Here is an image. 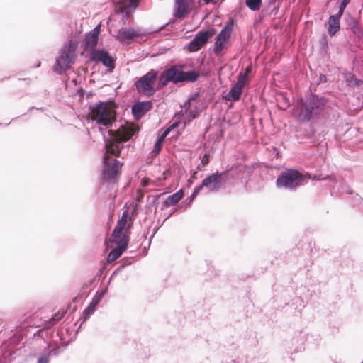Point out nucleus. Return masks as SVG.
<instances>
[{
  "label": "nucleus",
  "mask_w": 363,
  "mask_h": 363,
  "mask_svg": "<svg viewBox=\"0 0 363 363\" xmlns=\"http://www.w3.org/2000/svg\"><path fill=\"white\" fill-rule=\"evenodd\" d=\"M299 117L303 122L319 118L328 113V101L325 98L311 94L299 100Z\"/></svg>",
  "instance_id": "f257e3e1"
},
{
  "label": "nucleus",
  "mask_w": 363,
  "mask_h": 363,
  "mask_svg": "<svg viewBox=\"0 0 363 363\" xmlns=\"http://www.w3.org/2000/svg\"><path fill=\"white\" fill-rule=\"evenodd\" d=\"M306 179V176L297 169H286L278 175L276 186L278 189L294 191L303 185Z\"/></svg>",
  "instance_id": "f03ea898"
},
{
  "label": "nucleus",
  "mask_w": 363,
  "mask_h": 363,
  "mask_svg": "<svg viewBox=\"0 0 363 363\" xmlns=\"http://www.w3.org/2000/svg\"><path fill=\"white\" fill-rule=\"evenodd\" d=\"M108 137L104 133L103 138L106 152L116 156L120 157L122 149L124 147V143L128 142L131 138V134L127 132H118L113 130H108Z\"/></svg>",
  "instance_id": "7ed1b4c3"
},
{
  "label": "nucleus",
  "mask_w": 363,
  "mask_h": 363,
  "mask_svg": "<svg viewBox=\"0 0 363 363\" xmlns=\"http://www.w3.org/2000/svg\"><path fill=\"white\" fill-rule=\"evenodd\" d=\"M93 120L99 125H104L106 128L111 127L115 121L114 117L107 108V102L99 101L90 106Z\"/></svg>",
  "instance_id": "20e7f679"
},
{
  "label": "nucleus",
  "mask_w": 363,
  "mask_h": 363,
  "mask_svg": "<svg viewBox=\"0 0 363 363\" xmlns=\"http://www.w3.org/2000/svg\"><path fill=\"white\" fill-rule=\"evenodd\" d=\"M173 84L196 82L200 77V73L195 70L185 72L184 66L174 65L165 69Z\"/></svg>",
  "instance_id": "39448f33"
},
{
  "label": "nucleus",
  "mask_w": 363,
  "mask_h": 363,
  "mask_svg": "<svg viewBox=\"0 0 363 363\" xmlns=\"http://www.w3.org/2000/svg\"><path fill=\"white\" fill-rule=\"evenodd\" d=\"M76 46L69 43L68 45L64 46L60 51V55L56 58L53 71L57 74H64L69 69L70 65L73 63Z\"/></svg>",
  "instance_id": "423d86ee"
},
{
  "label": "nucleus",
  "mask_w": 363,
  "mask_h": 363,
  "mask_svg": "<svg viewBox=\"0 0 363 363\" xmlns=\"http://www.w3.org/2000/svg\"><path fill=\"white\" fill-rule=\"evenodd\" d=\"M158 74L157 70L151 69L139 78L135 82L137 91L148 97L153 96L156 92L154 84L158 77Z\"/></svg>",
  "instance_id": "0eeeda50"
},
{
  "label": "nucleus",
  "mask_w": 363,
  "mask_h": 363,
  "mask_svg": "<svg viewBox=\"0 0 363 363\" xmlns=\"http://www.w3.org/2000/svg\"><path fill=\"white\" fill-rule=\"evenodd\" d=\"M228 170L216 171L208 175L202 181V185L210 192H217L225 186L228 179Z\"/></svg>",
  "instance_id": "6e6552de"
},
{
  "label": "nucleus",
  "mask_w": 363,
  "mask_h": 363,
  "mask_svg": "<svg viewBox=\"0 0 363 363\" xmlns=\"http://www.w3.org/2000/svg\"><path fill=\"white\" fill-rule=\"evenodd\" d=\"M216 30L212 28L208 30H199L194 37V38L188 43L187 49L189 52H194L200 50L204 46L216 33Z\"/></svg>",
  "instance_id": "1a4fd4ad"
},
{
  "label": "nucleus",
  "mask_w": 363,
  "mask_h": 363,
  "mask_svg": "<svg viewBox=\"0 0 363 363\" xmlns=\"http://www.w3.org/2000/svg\"><path fill=\"white\" fill-rule=\"evenodd\" d=\"M233 20L228 21L216 36L213 48V52L216 56H218L222 52L226 43L230 39L233 32Z\"/></svg>",
  "instance_id": "9d476101"
},
{
  "label": "nucleus",
  "mask_w": 363,
  "mask_h": 363,
  "mask_svg": "<svg viewBox=\"0 0 363 363\" xmlns=\"http://www.w3.org/2000/svg\"><path fill=\"white\" fill-rule=\"evenodd\" d=\"M111 240V242L116 244V247L111 250L107 256V262L111 263L116 260L125 252L128 247L130 240L128 235H122V238H113Z\"/></svg>",
  "instance_id": "9b49d317"
},
{
  "label": "nucleus",
  "mask_w": 363,
  "mask_h": 363,
  "mask_svg": "<svg viewBox=\"0 0 363 363\" xmlns=\"http://www.w3.org/2000/svg\"><path fill=\"white\" fill-rule=\"evenodd\" d=\"M104 160V167L101 173L102 179L104 181H111L115 179L119 174V169L122 164L117 160H112V162L108 163L106 162V156L103 157Z\"/></svg>",
  "instance_id": "f8f14e48"
},
{
  "label": "nucleus",
  "mask_w": 363,
  "mask_h": 363,
  "mask_svg": "<svg viewBox=\"0 0 363 363\" xmlns=\"http://www.w3.org/2000/svg\"><path fill=\"white\" fill-rule=\"evenodd\" d=\"M174 17L182 19L191 12L195 0H174Z\"/></svg>",
  "instance_id": "ddd939ff"
},
{
  "label": "nucleus",
  "mask_w": 363,
  "mask_h": 363,
  "mask_svg": "<svg viewBox=\"0 0 363 363\" xmlns=\"http://www.w3.org/2000/svg\"><path fill=\"white\" fill-rule=\"evenodd\" d=\"M131 220L128 216V211H125L113 230L111 237L113 238H122V235H128L132 223L128 224V220Z\"/></svg>",
  "instance_id": "4468645a"
},
{
  "label": "nucleus",
  "mask_w": 363,
  "mask_h": 363,
  "mask_svg": "<svg viewBox=\"0 0 363 363\" xmlns=\"http://www.w3.org/2000/svg\"><path fill=\"white\" fill-rule=\"evenodd\" d=\"M107 289H103L101 291H98L95 296L92 298L89 306L84 310L83 315L82 316V323L86 321L91 314L95 311L96 306L100 303L101 300L106 293Z\"/></svg>",
  "instance_id": "2eb2a0df"
},
{
  "label": "nucleus",
  "mask_w": 363,
  "mask_h": 363,
  "mask_svg": "<svg viewBox=\"0 0 363 363\" xmlns=\"http://www.w3.org/2000/svg\"><path fill=\"white\" fill-rule=\"evenodd\" d=\"M50 329L51 328L47 327V323H45L43 328L39 329L33 334L36 340L39 339L43 342L46 349H50L52 345L50 339L53 337L54 331Z\"/></svg>",
  "instance_id": "dca6fc26"
},
{
  "label": "nucleus",
  "mask_w": 363,
  "mask_h": 363,
  "mask_svg": "<svg viewBox=\"0 0 363 363\" xmlns=\"http://www.w3.org/2000/svg\"><path fill=\"white\" fill-rule=\"evenodd\" d=\"M152 106L151 101L135 102L131 107L132 114L135 119H139L150 111Z\"/></svg>",
  "instance_id": "f3484780"
},
{
  "label": "nucleus",
  "mask_w": 363,
  "mask_h": 363,
  "mask_svg": "<svg viewBox=\"0 0 363 363\" xmlns=\"http://www.w3.org/2000/svg\"><path fill=\"white\" fill-rule=\"evenodd\" d=\"M99 41V36L89 32L85 35L82 45L85 51L89 52V54L94 50H97L96 46Z\"/></svg>",
  "instance_id": "a211bd4d"
},
{
  "label": "nucleus",
  "mask_w": 363,
  "mask_h": 363,
  "mask_svg": "<svg viewBox=\"0 0 363 363\" xmlns=\"http://www.w3.org/2000/svg\"><path fill=\"white\" fill-rule=\"evenodd\" d=\"M141 35V33L132 28H121L118 30L117 38L120 40H133Z\"/></svg>",
  "instance_id": "6ab92c4d"
},
{
  "label": "nucleus",
  "mask_w": 363,
  "mask_h": 363,
  "mask_svg": "<svg viewBox=\"0 0 363 363\" xmlns=\"http://www.w3.org/2000/svg\"><path fill=\"white\" fill-rule=\"evenodd\" d=\"M345 22L350 30L359 37L363 35L362 31L360 28L358 21L351 15H348L345 19Z\"/></svg>",
  "instance_id": "aec40b11"
},
{
  "label": "nucleus",
  "mask_w": 363,
  "mask_h": 363,
  "mask_svg": "<svg viewBox=\"0 0 363 363\" xmlns=\"http://www.w3.org/2000/svg\"><path fill=\"white\" fill-rule=\"evenodd\" d=\"M184 196V191L179 189L178 191L174 193L167 197V199L162 203L164 207L177 204Z\"/></svg>",
  "instance_id": "412c9836"
},
{
  "label": "nucleus",
  "mask_w": 363,
  "mask_h": 363,
  "mask_svg": "<svg viewBox=\"0 0 363 363\" xmlns=\"http://www.w3.org/2000/svg\"><path fill=\"white\" fill-rule=\"evenodd\" d=\"M243 89L238 86L235 85L233 86L228 93L225 96V99L229 101H238L242 95Z\"/></svg>",
  "instance_id": "4be33fe9"
},
{
  "label": "nucleus",
  "mask_w": 363,
  "mask_h": 363,
  "mask_svg": "<svg viewBox=\"0 0 363 363\" xmlns=\"http://www.w3.org/2000/svg\"><path fill=\"white\" fill-rule=\"evenodd\" d=\"M340 30V21L330 16L328 18V33L330 36H334Z\"/></svg>",
  "instance_id": "5701e85b"
},
{
  "label": "nucleus",
  "mask_w": 363,
  "mask_h": 363,
  "mask_svg": "<svg viewBox=\"0 0 363 363\" xmlns=\"http://www.w3.org/2000/svg\"><path fill=\"white\" fill-rule=\"evenodd\" d=\"M108 52L104 50H96L90 53V59L96 62L104 63L108 55Z\"/></svg>",
  "instance_id": "b1692460"
},
{
  "label": "nucleus",
  "mask_w": 363,
  "mask_h": 363,
  "mask_svg": "<svg viewBox=\"0 0 363 363\" xmlns=\"http://www.w3.org/2000/svg\"><path fill=\"white\" fill-rule=\"evenodd\" d=\"M108 52L104 50H96L90 53V59L96 62L104 63L108 55Z\"/></svg>",
  "instance_id": "393cba45"
},
{
  "label": "nucleus",
  "mask_w": 363,
  "mask_h": 363,
  "mask_svg": "<svg viewBox=\"0 0 363 363\" xmlns=\"http://www.w3.org/2000/svg\"><path fill=\"white\" fill-rule=\"evenodd\" d=\"M168 135H169L168 133H167L165 131H164L163 133H162L160 135H159L157 138V140L154 145V148L152 150V153L155 155H158L160 153V152L161 151L164 141Z\"/></svg>",
  "instance_id": "a878e982"
},
{
  "label": "nucleus",
  "mask_w": 363,
  "mask_h": 363,
  "mask_svg": "<svg viewBox=\"0 0 363 363\" xmlns=\"http://www.w3.org/2000/svg\"><path fill=\"white\" fill-rule=\"evenodd\" d=\"M157 78L158 82L155 87L156 91L163 89L168 84V83L171 82L169 77L167 74L166 70H164Z\"/></svg>",
  "instance_id": "bb28decb"
},
{
  "label": "nucleus",
  "mask_w": 363,
  "mask_h": 363,
  "mask_svg": "<svg viewBox=\"0 0 363 363\" xmlns=\"http://www.w3.org/2000/svg\"><path fill=\"white\" fill-rule=\"evenodd\" d=\"M66 312V311H64L62 313L58 312L55 313L50 319L45 322V323H47V327L52 328L53 325H55L57 322L63 318Z\"/></svg>",
  "instance_id": "cd10ccee"
},
{
  "label": "nucleus",
  "mask_w": 363,
  "mask_h": 363,
  "mask_svg": "<svg viewBox=\"0 0 363 363\" xmlns=\"http://www.w3.org/2000/svg\"><path fill=\"white\" fill-rule=\"evenodd\" d=\"M262 0H245L246 6L252 11H259L262 6Z\"/></svg>",
  "instance_id": "c85d7f7f"
},
{
  "label": "nucleus",
  "mask_w": 363,
  "mask_h": 363,
  "mask_svg": "<svg viewBox=\"0 0 363 363\" xmlns=\"http://www.w3.org/2000/svg\"><path fill=\"white\" fill-rule=\"evenodd\" d=\"M247 80H248V77L247 76V74H242V72H240L238 76V81H237V83L235 84V85L238 86V87H240L242 89H243Z\"/></svg>",
  "instance_id": "c756f323"
},
{
  "label": "nucleus",
  "mask_w": 363,
  "mask_h": 363,
  "mask_svg": "<svg viewBox=\"0 0 363 363\" xmlns=\"http://www.w3.org/2000/svg\"><path fill=\"white\" fill-rule=\"evenodd\" d=\"M116 59L109 54L106 58L103 65L106 67L113 69L115 67Z\"/></svg>",
  "instance_id": "7c9ffc66"
},
{
  "label": "nucleus",
  "mask_w": 363,
  "mask_h": 363,
  "mask_svg": "<svg viewBox=\"0 0 363 363\" xmlns=\"http://www.w3.org/2000/svg\"><path fill=\"white\" fill-rule=\"evenodd\" d=\"M200 159H201V164L198 165L197 169L201 170V165H203V167H205L209 163L210 155L208 153L206 152L202 157H200Z\"/></svg>",
  "instance_id": "2f4dec72"
},
{
  "label": "nucleus",
  "mask_w": 363,
  "mask_h": 363,
  "mask_svg": "<svg viewBox=\"0 0 363 363\" xmlns=\"http://www.w3.org/2000/svg\"><path fill=\"white\" fill-rule=\"evenodd\" d=\"M187 118L189 121H191L193 119H195L199 116V112L196 110H193L190 108V109L187 110Z\"/></svg>",
  "instance_id": "473e14b6"
},
{
  "label": "nucleus",
  "mask_w": 363,
  "mask_h": 363,
  "mask_svg": "<svg viewBox=\"0 0 363 363\" xmlns=\"http://www.w3.org/2000/svg\"><path fill=\"white\" fill-rule=\"evenodd\" d=\"M61 348H60V346L59 345H55L53 348L50 349V351L48 352V355L49 356H58L60 354V353L61 352Z\"/></svg>",
  "instance_id": "72a5a7b5"
},
{
  "label": "nucleus",
  "mask_w": 363,
  "mask_h": 363,
  "mask_svg": "<svg viewBox=\"0 0 363 363\" xmlns=\"http://www.w3.org/2000/svg\"><path fill=\"white\" fill-rule=\"evenodd\" d=\"M48 354H42L38 357L37 363H49Z\"/></svg>",
  "instance_id": "f704fd0d"
},
{
  "label": "nucleus",
  "mask_w": 363,
  "mask_h": 363,
  "mask_svg": "<svg viewBox=\"0 0 363 363\" xmlns=\"http://www.w3.org/2000/svg\"><path fill=\"white\" fill-rule=\"evenodd\" d=\"M350 84L351 86H358L360 83H362V81L361 80H358L354 75H352L350 77Z\"/></svg>",
  "instance_id": "c9c22d12"
},
{
  "label": "nucleus",
  "mask_w": 363,
  "mask_h": 363,
  "mask_svg": "<svg viewBox=\"0 0 363 363\" xmlns=\"http://www.w3.org/2000/svg\"><path fill=\"white\" fill-rule=\"evenodd\" d=\"M180 123V121H176V122H174L172 124H171L164 131L169 134V133L174 130V128H176L179 124Z\"/></svg>",
  "instance_id": "e433bc0d"
},
{
  "label": "nucleus",
  "mask_w": 363,
  "mask_h": 363,
  "mask_svg": "<svg viewBox=\"0 0 363 363\" xmlns=\"http://www.w3.org/2000/svg\"><path fill=\"white\" fill-rule=\"evenodd\" d=\"M344 11H345V10L339 9L337 13L335 15H332L331 16L335 18V19L340 21V18H341L342 16L343 15Z\"/></svg>",
  "instance_id": "4c0bfd02"
},
{
  "label": "nucleus",
  "mask_w": 363,
  "mask_h": 363,
  "mask_svg": "<svg viewBox=\"0 0 363 363\" xmlns=\"http://www.w3.org/2000/svg\"><path fill=\"white\" fill-rule=\"evenodd\" d=\"M101 31V24H98L94 29H92L90 33L99 36Z\"/></svg>",
  "instance_id": "58836bf2"
},
{
  "label": "nucleus",
  "mask_w": 363,
  "mask_h": 363,
  "mask_svg": "<svg viewBox=\"0 0 363 363\" xmlns=\"http://www.w3.org/2000/svg\"><path fill=\"white\" fill-rule=\"evenodd\" d=\"M350 1L351 0H341V2L339 5V9L345 10Z\"/></svg>",
  "instance_id": "ea45409f"
},
{
  "label": "nucleus",
  "mask_w": 363,
  "mask_h": 363,
  "mask_svg": "<svg viewBox=\"0 0 363 363\" xmlns=\"http://www.w3.org/2000/svg\"><path fill=\"white\" fill-rule=\"evenodd\" d=\"M203 188H205V186H203L201 183L200 185L195 187L192 193L194 194V196H197Z\"/></svg>",
  "instance_id": "a19ab883"
},
{
  "label": "nucleus",
  "mask_w": 363,
  "mask_h": 363,
  "mask_svg": "<svg viewBox=\"0 0 363 363\" xmlns=\"http://www.w3.org/2000/svg\"><path fill=\"white\" fill-rule=\"evenodd\" d=\"M203 188H205V186H203L201 183L200 185L195 187L192 193L194 194V196H197Z\"/></svg>",
  "instance_id": "79ce46f5"
},
{
  "label": "nucleus",
  "mask_w": 363,
  "mask_h": 363,
  "mask_svg": "<svg viewBox=\"0 0 363 363\" xmlns=\"http://www.w3.org/2000/svg\"><path fill=\"white\" fill-rule=\"evenodd\" d=\"M199 92H194L193 93L190 97H189L188 99L191 101H194L196 99H197V98L199 97Z\"/></svg>",
  "instance_id": "37998d69"
},
{
  "label": "nucleus",
  "mask_w": 363,
  "mask_h": 363,
  "mask_svg": "<svg viewBox=\"0 0 363 363\" xmlns=\"http://www.w3.org/2000/svg\"><path fill=\"white\" fill-rule=\"evenodd\" d=\"M184 107L186 108V111L191 108V101L187 99V100L184 104Z\"/></svg>",
  "instance_id": "c03bdc74"
},
{
  "label": "nucleus",
  "mask_w": 363,
  "mask_h": 363,
  "mask_svg": "<svg viewBox=\"0 0 363 363\" xmlns=\"http://www.w3.org/2000/svg\"><path fill=\"white\" fill-rule=\"evenodd\" d=\"M196 196H194V194L192 193L191 196L186 199V201H188V203H190Z\"/></svg>",
  "instance_id": "a18cd8bd"
},
{
  "label": "nucleus",
  "mask_w": 363,
  "mask_h": 363,
  "mask_svg": "<svg viewBox=\"0 0 363 363\" xmlns=\"http://www.w3.org/2000/svg\"><path fill=\"white\" fill-rule=\"evenodd\" d=\"M174 21H175V20H171V21H169L168 23H165L164 25H163L162 26H161V27L159 28V30H162L164 27H166V26H169V25H170V24H172V23H174Z\"/></svg>",
  "instance_id": "49530a36"
},
{
  "label": "nucleus",
  "mask_w": 363,
  "mask_h": 363,
  "mask_svg": "<svg viewBox=\"0 0 363 363\" xmlns=\"http://www.w3.org/2000/svg\"><path fill=\"white\" fill-rule=\"evenodd\" d=\"M320 82H327V77L324 74H320Z\"/></svg>",
  "instance_id": "de8ad7c7"
},
{
  "label": "nucleus",
  "mask_w": 363,
  "mask_h": 363,
  "mask_svg": "<svg viewBox=\"0 0 363 363\" xmlns=\"http://www.w3.org/2000/svg\"><path fill=\"white\" fill-rule=\"evenodd\" d=\"M252 67L251 66H248L245 68V72L243 74H247V76L248 77V74L251 72Z\"/></svg>",
  "instance_id": "09e8293b"
},
{
  "label": "nucleus",
  "mask_w": 363,
  "mask_h": 363,
  "mask_svg": "<svg viewBox=\"0 0 363 363\" xmlns=\"http://www.w3.org/2000/svg\"><path fill=\"white\" fill-rule=\"evenodd\" d=\"M313 179L320 180L321 179L318 178L316 176H315ZM322 179H323V180L331 179V177L330 176H326V177H323Z\"/></svg>",
  "instance_id": "8fccbe9b"
},
{
  "label": "nucleus",
  "mask_w": 363,
  "mask_h": 363,
  "mask_svg": "<svg viewBox=\"0 0 363 363\" xmlns=\"http://www.w3.org/2000/svg\"><path fill=\"white\" fill-rule=\"evenodd\" d=\"M33 109H36V110H39V111H44L45 110V108L43 107H40V108H38V107H35V106H32L29 110H33Z\"/></svg>",
  "instance_id": "3c124183"
},
{
  "label": "nucleus",
  "mask_w": 363,
  "mask_h": 363,
  "mask_svg": "<svg viewBox=\"0 0 363 363\" xmlns=\"http://www.w3.org/2000/svg\"><path fill=\"white\" fill-rule=\"evenodd\" d=\"M273 150L275 152V157L276 158H279V152L277 150V147H274Z\"/></svg>",
  "instance_id": "603ef678"
},
{
  "label": "nucleus",
  "mask_w": 363,
  "mask_h": 363,
  "mask_svg": "<svg viewBox=\"0 0 363 363\" xmlns=\"http://www.w3.org/2000/svg\"><path fill=\"white\" fill-rule=\"evenodd\" d=\"M130 5L133 6L134 8L137 7L138 6L135 0H130Z\"/></svg>",
  "instance_id": "864d4df0"
},
{
  "label": "nucleus",
  "mask_w": 363,
  "mask_h": 363,
  "mask_svg": "<svg viewBox=\"0 0 363 363\" xmlns=\"http://www.w3.org/2000/svg\"><path fill=\"white\" fill-rule=\"evenodd\" d=\"M216 0H204L206 4H208L210 3L213 4Z\"/></svg>",
  "instance_id": "5fc2aeb1"
},
{
  "label": "nucleus",
  "mask_w": 363,
  "mask_h": 363,
  "mask_svg": "<svg viewBox=\"0 0 363 363\" xmlns=\"http://www.w3.org/2000/svg\"><path fill=\"white\" fill-rule=\"evenodd\" d=\"M40 66V62H39L38 64H36V67H39Z\"/></svg>",
  "instance_id": "6e6d98bb"
},
{
  "label": "nucleus",
  "mask_w": 363,
  "mask_h": 363,
  "mask_svg": "<svg viewBox=\"0 0 363 363\" xmlns=\"http://www.w3.org/2000/svg\"><path fill=\"white\" fill-rule=\"evenodd\" d=\"M347 194H352V190L348 191H347Z\"/></svg>",
  "instance_id": "4d7b16f0"
},
{
  "label": "nucleus",
  "mask_w": 363,
  "mask_h": 363,
  "mask_svg": "<svg viewBox=\"0 0 363 363\" xmlns=\"http://www.w3.org/2000/svg\"><path fill=\"white\" fill-rule=\"evenodd\" d=\"M67 345H68V343H65V344H64V345H63V347H64V348L67 347Z\"/></svg>",
  "instance_id": "13d9d810"
},
{
  "label": "nucleus",
  "mask_w": 363,
  "mask_h": 363,
  "mask_svg": "<svg viewBox=\"0 0 363 363\" xmlns=\"http://www.w3.org/2000/svg\"><path fill=\"white\" fill-rule=\"evenodd\" d=\"M335 116H338V113H334L333 117H335Z\"/></svg>",
  "instance_id": "bf43d9fd"
},
{
  "label": "nucleus",
  "mask_w": 363,
  "mask_h": 363,
  "mask_svg": "<svg viewBox=\"0 0 363 363\" xmlns=\"http://www.w3.org/2000/svg\"><path fill=\"white\" fill-rule=\"evenodd\" d=\"M57 336H59V337H60V340L62 339V338H61V337H60V334H59L58 333H57Z\"/></svg>",
  "instance_id": "052dcab7"
},
{
  "label": "nucleus",
  "mask_w": 363,
  "mask_h": 363,
  "mask_svg": "<svg viewBox=\"0 0 363 363\" xmlns=\"http://www.w3.org/2000/svg\"><path fill=\"white\" fill-rule=\"evenodd\" d=\"M10 123H11V121H9V123H7L5 125H9Z\"/></svg>",
  "instance_id": "680f3d73"
},
{
  "label": "nucleus",
  "mask_w": 363,
  "mask_h": 363,
  "mask_svg": "<svg viewBox=\"0 0 363 363\" xmlns=\"http://www.w3.org/2000/svg\"><path fill=\"white\" fill-rule=\"evenodd\" d=\"M10 123H11V121H9V123H7L5 125H9Z\"/></svg>",
  "instance_id": "e2e57ef3"
},
{
  "label": "nucleus",
  "mask_w": 363,
  "mask_h": 363,
  "mask_svg": "<svg viewBox=\"0 0 363 363\" xmlns=\"http://www.w3.org/2000/svg\"><path fill=\"white\" fill-rule=\"evenodd\" d=\"M81 324H82V323ZM81 325H79V328H78V329H79V328H81ZM78 330H77V331H78Z\"/></svg>",
  "instance_id": "0e129e2a"
},
{
  "label": "nucleus",
  "mask_w": 363,
  "mask_h": 363,
  "mask_svg": "<svg viewBox=\"0 0 363 363\" xmlns=\"http://www.w3.org/2000/svg\"><path fill=\"white\" fill-rule=\"evenodd\" d=\"M362 363H363V362Z\"/></svg>",
  "instance_id": "69168bd1"
}]
</instances>
